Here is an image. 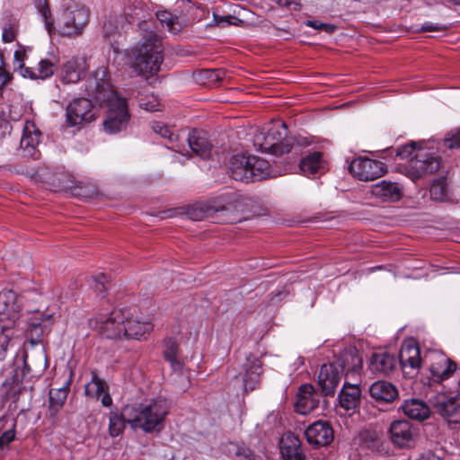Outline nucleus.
<instances>
[{
  "label": "nucleus",
  "instance_id": "nucleus-1",
  "mask_svg": "<svg viewBox=\"0 0 460 460\" xmlns=\"http://www.w3.org/2000/svg\"><path fill=\"white\" fill-rule=\"evenodd\" d=\"M85 93L100 105H106V119L103 129L108 134L124 130L130 119L127 100L118 95L106 78L105 70L97 69L85 83Z\"/></svg>",
  "mask_w": 460,
  "mask_h": 460
},
{
  "label": "nucleus",
  "instance_id": "nucleus-2",
  "mask_svg": "<svg viewBox=\"0 0 460 460\" xmlns=\"http://www.w3.org/2000/svg\"><path fill=\"white\" fill-rule=\"evenodd\" d=\"M141 40L131 51L132 67L138 75L148 77L160 71L164 61V48L161 38L150 30L148 22L138 24Z\"/></svg>",
  "mask_w": 460,
  "mask_h": 460
},
{
  "label": "nucleus",
  "instance_id": "nucleus-3",
  "mask_svg": "<svg viewBox=\"0 0 460 460\" xmlns=\"http://www.w3.org/2000/svg\"><path fill=\"white\" fill-rule=\"evenodd\" d=\"M397 155L408 159L400 165V172L413 181L435 173L441 166L440 156L422 143L411 142L400 146Z\"/></svg>",
  "mask_w": 460,
  "mask_h": 460
},
{
  "label": "nucleus",
  "instance_id": "nucleus-4",
  "mask_svg": "<svg viewBox=\"0 0 460 460\" xmlns=\"http://www.w3.org/2000/svg\"><path fill=\"white\" fill-rule=\"evenodd\" d=\"M363 366V359L356 349L345 352L341 358L334 362L323 364L318 375V385L322 394L325 396L332 395L341 381V374L349 378L350 376L360 372Z\"/></svg>",
  "mask_w": 460,
  "mask_h": 460
},
{
  "label": "nucleus",
  "instance_id": "nucleus-5",
  "mask_svg": "<svg viewBox=\"0 0 460 460\" xmlns=\"http://www.w3.org/2000/svg\"><path fill=\"white\" fill-rule=\"evenodd\" d=\"M169 412L165 400H153L148 403L125 406L127 421L133 429H140L146 433L160 431Z\"/></svg>",
  "mask_w": 460,
  "mask_h": 460
},
{
  "label": "nucleus",
  "instance_id": "nucleus-6",
  "mask_svg": "<svg viewBox=\"0 0 460 460\" xmlns=\"http://www.w3.org/2000/svg\"><path fill=\"white\" fill-rule=\"evenodd\" d=\"M229 170L234 180L243 182L261 181L270 176L269 163L254 155H233Z\"/></svg>",
  "mask_w": 460,
  "mask_h": 460
},
{
  "label": "nucleus",
  "instance_id": "nucleus-7",
  "mask_svg": "<svg viewBox=\"0 0 460 460\" xmlns=\"http://www.w3.org/2000/svg\"><path fill=\"white\" fill-rule=\"evenodd\" d=\"M125 321L127 311L114 309L108 314H99L89 319L88 325L108 339H122Z\"/></svg>",
  "mask_w": 460,
  "mask_h": 460
},
{
  "label": "nucleus",
  "instance_id": "nucleus-8",
  "mask_svg": "<svg viewBox=\"0 0 460 460\" xmlns=\"http://www.w3.org/2000/svg\"><path fill=\"white\" fill-rule=\"evenodd\" d=\"M89 22V10L84 6L74 5L66 8L59 18L60 33L69 38L83 34Z\"/></svg>",
  "mask_w": 460,
  "mask_h": 460
},
{
  "label": "nucleus",
  "instance_id": "nucleus-9",
  "mask_svg": "<svg viewBox=\"0 0 460 460\" xmlns=\"http://www.w3.org/2000/svg\"><path fill=\"white\" fill-rule=\"evenodd\" d=\"M423 365L428 367L431 378L435 382L448 379L456 370L455 361L436 350H430L424 355Z\"/></svg>",
  "mask_w": 460,
  "mask_h": 460
},
{
  "label": "nucleus",
  "instance_id": "nucleus-10",
  "mask_svg": "<svg viewBox=\"0 0 460 460\" xmlns=\"http://www.w3.org/2000/svg\"><path fill=\"white\" fill-rule=\"evenodd\" d=\"M93 101L89 98H77L66 106V123L71 126H79L96 119L97 111Z\"/></svg>",
  "mask_w": 460,
  "mask_h": 460
},
{
  "label": "nucleus",
  "instance_id": "nucleus-11",
  "mask_svg": "<svg viewBox=\"0 0 460 460\" xmlns=\"http://www.w3.org/2000/svg\"><path fill=\"white\" fill-rule=\"evenodd\" d=\"M349 171L358 180L369 181L381 177L385 172V164L381 161L359 156L351 161Z\"/></svg>",
  "mask_w": 460,
  "mask_h": 460
},
{
  "label": "nucleus",
  "instance_id": "nucleus-12",
  "mask_svg": "<svg viewBox=\"0 0 460 460\" xmlns=\"http://www.w3.org/2000/svg\"><path fill=\"white\" fill-rule=\"evenodd\" d=\"M25 53L22 49L14 52L13 66L15 69H19L23 77L31 79H46L54 74L57 63L49 59H42L39 62L37 68L25 66L23 61Z\"/></svg>",
  "mask_w": 460,
  "mask_h": 460
},
{
  "label": "nucleus",
  "instance_id": "nucleus-13",
  "mask_svg": "<svg viewBox=\"0 0 460 460\" xmlns=\"http://www.w3.org/2000/svg\"><path fill=\"white\" fill-rule=\"evenodd\" d=\"M287 135L288 129L284 122L278 121L272 124L264 137V143L261 144L262 149L270 150L276 155L288 153L290 146L282 143Z\"/></svg>",
  "mask_w": 460,
  "mask_h": 460
},
{
  "label": "nucleus",
  "instance_id": "nucleus-14",
  "mask_svg": "<svg viewBox=\"0 0 460 460\" xmlns=\"http://www.w3.org/2000/svg\"><path fill=\"white\" fill-rule=\"evenodd\" d=\"M129 27L127 18L116 16L109 18L103 24L104 36L115 52L120 51V45L125 40V33Z\"/></svg>",
  "mask_w": 460,
  "mask_h": 460
},
{
  "label": "nucleus",
  "instance_id": "nucleus-15",
  "mask_svg": "<svg viewBox=\"0 0 460 460\" xmlns=\"http://www.w3.org/2000/svg\"><path fill=\"white\" fill-rule=\"evenodd\" d=\"M305 436L308 444L319 447L331 444L334 438V432L328 421L317 420L306 428Z\"/></svg>",
  "mask_w": 460,
  "mask_h": 460
},
{
  "label": "nucleus",
  "instance_id": "nucleus-16",
  "mask_svg": "<svg viewBox=\"0 0 460 460\" xmlns=\"http://www.w3.org/2000/svg\"><path fill=\"white\" fill-rule=\"evenodd\" d=\"M19 310L13 291L0 292V325L13 327L20 316Z\"/></svg>",
  "mask_w": 460,
  "mask_h": 460
},
{
  "label": "nucleus",
  "instance_id": "nucleus-17",
  "mask_svg": "<svg viewBox=\"0 0 460 460\" xmlns=\"http://www.w3.org/2000/svg\"><path fill=\"white\" fill-rule=\"evenodd\" d=\"M41 132L37 128L34 122L27 120L23 127L22 137L21 138V148L23 155L33 159L40 158V152L37 146L40 142Z\"/></svg>",
  "mask_w": 460,
  "mask_h": 460
},
{
  "label": "nucleus",
  "instance_id": "nucleus-18",
  "mask_svg": "<svg viewBox=\"0 0 460 460\" xmlns=\"http://www.w3.org/2000/svg\"><path fill=\"white\" fill-rule=\"evenodd\" d=\"M320 402V395L310 384H303L298 390L296 402L295 405L296 411L299 414L305 415L315 408Z\"/></svg>",
  "mask_w": 460,
  "mask_h": 460
},
{
  "label": "nucleus",
  "instance_id": "nucleus-19",
  "mask_svg": "<svg viewBox=\"0 0 460 460\" xmlns=\"http://www.w3.org/2000/svg\"><path fill=\"white\" fill-rule=\"evenodd\" d=\"M389 432L392 441L399 447H406L417 436V430L407 420H395L391 423Z\"/></svg>",
  "mask_w": 460,
  "mask_h": 460
},
{
  "label": "nucleus",
  "instance_id": "nucleus-20",
  "mask_svg": "<svg viewBox=\"0 0 460 460\" xmlns=\"http://www.w3.org/2000/svg\"><path fill=\"white\" fill-rule=\"evenodd\" d=\"M86 70V58L84 57H73L63 64L60 79L64 84H75Z\"/></svg>",
  "mask_w": 460,
  "mask_h": 460
},
{
  "label": "nucleus",
  "instance_id": "nucleus-21",
  "mask_svg": "<svg viewBox=\"0 0 460 460\" xmlns=\"http://www.w3.org/2000/svg\"><path fill=\"white\" fill-rule=\"evenodd\" d=\"M153 330V324L150 322H141L138 319L133 317L127 311V321L124 323L123 336L127 340H142L151 332Z\"/></svg>",
  "mask_w": 460,
  "mask_h": 460
},
{
  "label": "nucleus",
  "instance_id": "nucleus-22",
  "mask_svg": "<svg viewBox=\"0 0 460 460\" xmlns=\"http://www.w3.org/2000/svg\"><path fill=\"white\" fill-rule=\"evenodd\" d=\"M279 447L283 460H305L302 443L295 434L286 433L280 439Z\"/></svg>",
  "mask_w": 460,
  "mask_h": 460
},
{
  "label": "nucleus",
  "instance_id": "nucleus-23",
  "mask_svg": "<svg viewBox=\"0 0 460 460\" xmlns=\"http://www.w3.org/2000/svg\"><path fill=\"white\" fill-rule=\"evenodd\" d=\"M243 389L245 393L256 389L261 380V362L255 357L247 358L243 365Z\"/></svg>",
  "mask_w": 460,
  "mask_h": 460
},
{
  "label": "nucleus",
  "instance_id": "nucleus-24",
  "mask_svg": "<svg viewBox=\"0 0 460 460\" xmlns=\"http://www.w3.org/2000/svg\"><path fill=\"white\" fill-rule=\"evenodd\" d=\"M399 360L402 367H407L418 369L423 364V357L420 356V348L413 340L407 341L402 345Z\"/></svg>",
  "mask_w": 460,
  "mask_h": 460
},
{
  "label": "nucleus",
  "instance_id": "nucleus-25",
  "mask_svg": "<svg viewBox=\"0 0 460 460\" xmlns=\"http://www.w3.org/2000/svg\"><path fill=\"white\" fill-rule=\"evenodd\" d=\"M189 147L202 159H208L211 155L212 145L203 131L193 129L187 138Z\"/></svg>",
  "mask_w": 460,
  "mask_h": 460
},
{
  "label": "nucleus",
  "instance_id": "nucleus-26",
  "mask_svg": "<svg viewBox=\"0 0 460 460\" xmlns=\"http://www.w3.org/2000/svg\"><path fill=\"white\" fill-rule=\"evenodd\" d=\"M361 391L358 385L345 382L339 394L340 406L345 411H354L360 402Z\"/></svg>",
  "mask_w": 460,
  "mask_h": 460
},
{
  "label": "nucleus",
  "instance_id": "nucleus-27",
  "mask_svg": "<svg viewBox=\"0 0 460 460\" xmlns=\"http://www.w3.org/2000/svg\"><path fill=\"white\" fill-rule=\"evenodd\" d=\"M396 366V358L386 351L375 352L369 360V367L372 372L380 374L390 373Z\"/></svg>",
  "mask_w": 460,
  "mask_h": 460
},
{
  "label": "nucleus",
  "instance_id": "nucleus-28",
  "mask_svg": "<svg viewBox=\"0 0 460 460\" xmlns=\"http://www.w3.org/2000/svg\"><path fill=\"white\" fill-rule=\"evenodd\" d=\"M369 394L376 401L391 402L397 398L398 390L389 382L376 381L369 387Z\"/></svg>",
  "mask_w": 460,
  "mask_h": 460
},
{
  "label": "nucleus",
  "instance_id": "nucleus-29",
  "mask_svg": "<svg viewBox=\"0 0 460 460\" xmlns=\"http://www.w3.org/2000/svg\"><path fill=\"white\" fill-rule=\"evenodd\" d=\"M402 410L408 418L418 421H423L430 415L428 404L418 399L405 401L402 405Z\"/></svg>",
  "mask_w": 460,
  "mask_h": 460
},
{
  "label": "nucleus",
  "instance_id": "nucleus-30",
  "mask_svg": "<svg viewBox=\"0 0 460 460\" xmlns=\"http://www.w3.org/2000/svg\"><path fill=\"white\" fill-rule=\"evenodd\" d=\"M372 194L384 201H397L402 197V191L395 182L382 181L372 186Z\"/></svg>",
  "mask_w": 460,
  "mask_h": 460
},
{
  "label": "nucleus",
  "instance_id": "nucleus-31",
  "mask_svg": "<svg viewBox=\"0 0 460 460\" xmlns=\"http://www.w3.org/2000/svg\"><path fill=\"white\" fill-rule=\"evenodd\" d=\"M437 410L449 423H460V403L455 398L437 403Z\"/></svg>",
  "mask_w": 460,
  "mask_h": 460
},
{
  "label": "nucleus",
  "instance_id": "nucleus-32",
  "mask_svg": "<svg viewBox=\"0 0 460 460\" xmlns=\"http://www.w3.org/2000/svg\"><path fill=\"white\" fill-rule=\"evenodd\" d=\"M300 170L306 176H312L324 170V161L322 158V153L313 152L304 157L300 164Z\"/></svg>",
  "mask_w": 460,
  "mask_h": 460
},
{
  "label": "nucleus",
  "instance_id": "nucleus-33",
  "mask_svg": "<svg viewBox=\"0 0 460 460\" xmlns=\"http://www.w3.org/2000/svg\"><path fill=\"white\" fill-rule=\"evenodd\" d=\"M153 129L156 134L167 139L168 143L165 145L168 148L178 153H182L183 145L179 143L180 137L179 135L174 134V132L170 128L161 122H155L153 125Z\"/></svg>",
  "mask_w": 460,
  "mask_h": 460
},
{
  "label": "nucleus",
  "instance_id": "nucleus-34",
  "mask_svg": "<svg viewBox=\"0 0 460 460\" xmlns=\"http://www.w3.org/2000/svg\"><path fill=\"white\" fill-rule=\"evenodd\" d=\"M164 357L167 360L174 371H181L182 362L180 358L179 345L173 339L164 341Z\"/></svg>",
  "mask_w": 460,
  "mask_h": 460
},
{
  "label": "nucleus",
  "instance_id": "nucleus-35",
  "mask_svg": "<svg viewBox=\"0 0 460 460\" xmlns=\"http://www.w3.org/2000/svg\"><path fill=\"white\" fill-rule=\"evenodd\" d=\"M50 317L47 320L33 319L30 322L27 334L31 344H38L40 342L42 337L49 332Z\"/></svg>",
  "mask_w": 460,
  "mask_h": 460
},
{
  "label": "nucleus",
  "instance_id": "nucleus-36",
  "mask_svg": "<svg viewBox=\"0 0 460 460\" xmlns=\"http://www.w3.org/2000/svg\"><path fill=\"white\" fill-rule=\"evenodd\" d=\"M68 394L67 387L50 389L49 411L52 418H55L62 409Z\"/></svg>",
  "mask_w": 460,
  "mask_h": 460
},
{
  "label": "nucleus",
  "instance_id": "nucleus-37",
  "mask_svg": "<svg viewBox=\"0 0 460 460\" xmlns=\"http://www.w3.org/2000/svg\"><path fill=\"white\" fill-rule=\"evenodd\" d=\"M235 198L236 194L234 191L229 190L206 201V203L219 207L216 208L217 209H211V214L213 215L216 212L227 210L230 207H234V203L236 200Z\"/></svg>",
  "mask_w": 460,
  "mask_h": 460
},
{
  "label": "nucleus",
  "instance_id": "nucleus-38",
  "mask_svg": "<svg viewBox=\"0 0 460 460\" xmlns=\"http://www.w3.org/2000/svg\"><path fill=\"white\" fill-rule=\"evenodd\" d=\"M127 417L125 416V407L122 409V412L111 411L109 418V434L111 437H118L120 435L124 429Z\"/></svg>",
  "mask_w": 460,
  "mask_h": 460
},
{
  "label": "nucleus",
  "instance_id": "nucleus-39",
  "mask_svg": "<svg viewBox=\"0 0 460 460\" xmlns=\"http://www.w3.org/2000/svg\"><path fill=\"white\" fill-rule=\"evenodd\" d=\"M216 208V206L207 204L205 201L190 208L187 214L191 220L200 221L212 217L211 209H217Z\"/></svg>",
  "mask_w": 460,
  "mask_h": 460
},
{
  "label": "nucleus",
  "instance_id": "nucleus-40",
  "mask_svg": "<svg viewBox=\"0 0 460 460\" xmlns=\"http://www.w3.org/2000/svg\"><path fill=\"white\" fill-rule=\"evenodd\" d=\"M156 17L160 23L166 27L167 30L172 34H177L181 30V25L178 21V18L172 15L171 13L167 11L158 12L156 13Z\"/></svg>",
  "mask_w": 460,
  "mask_h": 460
},
{
  "label": "nucleus",
  "instance_id": "nucleus-41",
  "mask_svg": "<svg viewBox=\"0 0 460 460\" xmlns=\"http://www.w3.org/2000/svg\"><path fill=\"white\" fill-rule=\"evenodd\" d=\"M35 7L42 17L45 24V28L49 34H51L55 29L54 20L52 18L50 9L47 0H34Z\"/></svg>",
  "mask_w": 460,
  "mask_h": 460
},
{
  "label": "nucleus",
  "instance_id": "nucleus-42",
  "mask_svg": "<svg viewBox=\"0 0 460 460\" xmlns=\"http://www.w3.org/2000/svg\"><path fill=\"white\" fill-rule=\"evenodd\" d=\"M24 371L28 374H37L42 372L47 367V358L44 352H40L38 356V361L32 362L27 354L23 356Z\"/></svg>",
  "mask_w": 460,
  "mask_h": 460
},
{
  "label": "nucleus",
  "instance_id": "nucleus-43",
  "mask_svg": "<svg viewBox=\"0 0 460 460\" xmlns=\"http://www.w3.org/2000/svg\"><path fill=\"white\" fill-rule=\"evenodd\" d=\"M108 390V386L96 374L93 375L91 382L85 385V393L88 395L100 398L102 394Z\"/></svg>",
  "mask_w": 460,
  "mask_h": 460
},
{
  "label": "nucleus",
  "instance_id": "nucleus-44",
  "mask_svg": "<svg viewBox=\"0 0 460 460\" xmlns=\"http://www.w3.org/2000/svg\"><path fill=\"white\" fill-rule=\"evenodd\" d=\"M13 327L8 325H0V359H4L6 355L7 349L10 345L12 337L13 336Z\"/></svg>",
  "mask_w": 460,
  "mask_h": 460
},
{
  "label": "nucleus",
  "instance_id": "nucleus-45",
  "mask_svg": "<svg viewBox=\"0 0 460 460\" xmlns=\"http://www.w3.org/2000/svg\"><path fill=\"white\" fill-rule=\"evenodd\" d=\"M430 197L437 201L447 199V186L444 180L435 181L429 190Z\"/></svg>",
  "mask_w": 460,
  "mask_h": 460
},
{
  "label": "nucleus",
  "instance_id": "nucleus-46",
  "mask_svg": "<svg viewBox=\"0 0 460 460\" xmlns=\"http://www.w3.org/2000/svg\"><path fill=\"white\" fill-rule=\"evenodd\" d=\"M243 23V21L235 16H233V15L220 16L216 13H213V22L209 23L208 26L217 25L218 27L224 28L228 25L240 26Z\"/></svg>",
  "mask_w": 460,
  "mask_h": 460
},
{
  "label": "nucleus",
  "instance_id": "nucleus-47",
  "mask_svg": "<svg viewBox=\"0 0 460 460\" xmlns=\"http://www.w3.org/2000/svg\"><path fill=\"white\" fill-rule=\"evenodd\" d=\"M138 105L145 111H155L159 110L160 102L156 96L151 94L138 98Z\"/></svg>",
  "mask_w": 460,
  "mask_h": 460
},
{
  "label": "nucleus",
  "instance_id": "nucleus-48",
  "mask_svg": "<svg viewBox=\"0 0 460 460\" xmlns=\"http://www.w3.org/2000/svg\"><path fill=\"white\" fill-rule=\"evenodd\" d=\"M18 33V25L14 21H10L3 27L2 39L5 43L13 42Z\"/></svg>",
  "mask_w": 460,
  "mask_h": 460
},
{
  "label": "nucleus",
  "instance_id": "nucleus-49",
  "mask_svg": "<svg viewBox=\"0 0 460 460\" xmlns=\"http://www.w3.org/2000/svg\"><path fill=\"white\" fill-rule=\"evenodd\" d=\"M445 146L450 149L460 147V128L449 131L444 139Z\"/></svg>",
  "mask_w": 460,
  "mask_h": 460
},
{
  "label": "nucleus",
  "instance_id": "nucleus-50",
  "mask_svg": "<svg viewBox=\"0 0 460 460\" xmlns=\"http://www.w3.org/2000/svg\"><path fill=\"white\" fill-rule=\"evenodd\" d=\"M305 24L308 27H311V28H314V29H316V30L324 31L325 32H327L329 34L333 33L335 31V30L337 29V27L335 25H333V24L315 21V20L307 21L305 22Z\"/></svg>",
  "mask_w": 460,
  "mask_h": 460
},
{
  "label": "nucleus",
  "instance_id": "nucleus-51",
  "mask_svg": "<svg viewBox=\"0 0 460 460\" xmlns=\"http://www.w3.org/2000/svg\"><path fill=\"white\" fill-rule=\"evenodd\" d=\"M74 192L75 195L80 196L84 199L93 198L94 196L97 195V190H95V188L90 185L85 187L75 188L74 190Z\"/></svg>",
  "mask_w": 460,
  "mask_h": 460
},
{
  "label": "nucleus",
  "instance_id": "nucleus-52",
  "mask_svg": "<svg viewBox=\"0 0 460 460\" xmlns=\"http://www.w3.org/2000/svg\"><path fill=\"white\" fill-rule=\"evenodd\" d=\"M447 29H448V26L438 25V24H434L430 22H426L421 25L420 31H446Z\"/></svg>",
  "mask_w": 460,
  "mask_h": 460
},
{
  "label": "nucleus",
  "instance_id": "nucleus-53",
  "mask_svg": "<svg viewBox=\"0 0 460 460\" xmlns=\"http://www.w3.org/2000/svg\"><path fill=\"white\" fill-rule=\"evenodd\" d=\"M95 281V291L99 294L104 293L107 289L105 283L107 281V277L104 274H100L99 276L94 278Z\"/></svg>",
  "mask_w": 460,
  "mask_h": 460
},
{
  "label": "nucleus",
  "instance_id": "nucleus-54",
  "mask_svg": "<svg viewBox=\"0 0 460 460\" xmlns=\"http://www.w3.org/2000/svg\"><path fill=\"white\" fill-rule=\"evenodd\" d=\"M4 56L0 54V87L10 80V74L4 69Z\"/></svg>",
  "mask_w": 460,
  "mask_h": 460
},
{
  "label": "nucleus",
  "instance_id": "nucleus-55",
  "mask_svg": "<svg viewBox=\"0 0 460 460\" xmlns=\"http://www.w3.org/2000/svg\"><path fill=\"white\" fill-rule=\"evenodd\" d=\"M15 438V431L13 429L4 431L0 437V447L8 445Z\"/></svg>",
  "mask_w": 460,
  "mask_h": 460
},
{
  "label": "nucleus",
  "instance_id": "nucleus-56",
  "mask_svg": "<svg viewBox=\"0 0 460 460\" xmlns=\"http://www.w3.org/2000/svg\"><path fill=\"white\" fill-rule=\"evenodd\" d=\"M278 4L295 11L299 10L301 7L300 0H278Z\"/></svg>",
  "mask_w": 460,
  "mask_h": 460
},
{
  "label": "nucleus",
  "instance_id": "nucleus-57",
  "mask_svg": "<svg viewBox=\"0 0 460 460\" xmlns=\"http://www.w3.org/2000/svg\"><path fill=\"white\" fill-rule=\"evenodd\" d=\"M99 399L101 400L102 404L105 407H109L112 404V399L108 390L105 391Z\"/></svg>",
  "mask_w": 460,
  "mask_h": 460
},
{
  "label": "nucleus",
  "instance_id": "nucleus-58",
  "mask_svg": "<svg viewBox=\"0 0 460 460\" xmlns=\"http://www.w3.org/2000/svg\"><path fill=\"white\" fill-rule=\"evenodd\" d=\"M208 77L212 80H220L224 75V72L222 70H212V71H207Z\"/></svg>",
  "mask_w": 460,
  "mask_h": 460
},
{
  "label": "nucleus",
  "instance_id": "nucleus-59",
  "mask_svg": "<svg viewBox=\"0 0 460 460\" xmlns=\"http://www.w3.org/2000/svg\"><path fill=\"white\" fill-rule=\"evenodd\" d=\"M419 460H441V458L431 451L425 452Z\"/></svg>",
  "mask_w": 460,
  "mask_h": 460
},
{
  "label": "nucleus",
  "instance_id": "nucleus-60",
  "mask_svg": "<svg viewBox=\"0 0 460 460\" xmlns=\"http://www.w3.org/2000/svg\"><path fill=\"white\" fill-rule=\"evenodd\" d=\"M236 454L239 456V455H243V456L247 459V460H252V454L250 452V450H246L244 448H242V449H239Z\"/></svg>",
  "mask_w": 460,
  "mask_h": 460
},
{
  "label": "nucleus",
  "instance_id": "nucleus-61",
  "mask_svg": "<svg viewBox=\"0 0 460 460\" xmlns=\"http://www.w3.org/2000/svg\"><path fill=\"white\" fill-rule=\"evenodd\" d=\"M444 4H447V3H454L455 0H441Z\"/></svg>",
  "mask_w": 460,
  "mask_h": 460
},
{
  "label": "nucleus",
  "instance_id": "nucleus-62",
  "mask_svg": "<svg viewBox=\"0 0 460 460\" xmlns=\"http://www.w3.org/2000/svg\"><path fill=\"white\" fill-rule=\"evenodd\" d=\"M459 387H460V380H459Z\"/></svg>",
  "mask_w": 460,
  "mask_h": 460
}]
</instances>
